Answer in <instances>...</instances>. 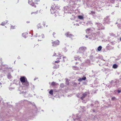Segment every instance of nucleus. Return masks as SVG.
Masks as SVG:
<instances>
[{"label":"nucleus","instance_id":"f257e3e1","mask_svg":"<svg viewBox=\"0 0 121 121\" xmlns=\"http://www.w3.org/2000/svg\"><path fill=\"white\" fill-rule=\"evenodd\" d=\"M64 1L69 3L68 6L64 7L65 12L71 14L73 12L74 9L77 6L78 2H80V0H64Z\"/></svg>","mask_w":121,"mask_h":121},{"label":"nucleus","instance_id":"f03ea898","mask_svg":"<svg viewBox=\"0 0 121 121\" xmlns=\"http://www.w3.org/2000/svg\"><path fill=\"white\" fill-rule=\"evenodd\" d=\"M117 0H107L105 2H102L100 3V2H95V3H89V5L90 6L94 8L95 9L98 11H99L102 9V7L104 6L106 4V5L108 6H110L111 5L110 4V3H113L115 1Z\"/></svg>","mask_w":121,"mask_h":121},{"label":"nucleus","instance_id":"7ed1b4c3","mask_svg":"<svg viewBox=\"0 0 121 121\" xmlns=\"http://www.w3.org/2000/svg\"><path fill=\"white\" fill-rule=\"evenodd\" d=\"M20 81L24 86H28L29 82L27 81V79L25 77H21L20 78Z\"/></svg>","mask_w":121,"mask_h":121},{"label":"nucleus","instance_id":"20e7f679","mask_svg":"<svg viewBox=\"0 0 121 121\" xmlns=\"http://www.w3.org/2000/svg\"><path fill=\"white\" fill-rule=\"evenodd\" d=\"M59 6L56 5L55 4L53 5H52L51 6V9H50L51 12L52 14H54L55 13H57L56 12L57 11L56 10V9L57 10L59 9Z\"/></svg>","mask_w":121,"mask_h":121},{"label":"nucleus","instance_id":"39448f33","mask_svg":"<svg viewBox=\"0 0 121 121\" xmlns=\"http://www.w3.org/2000/svg\"><path fill=\"white\" fill-rule=\"evenodd\" d=\"M95 25L97 27V29L98 30H101L104 29V27L102 25L101 23L99 22L95 23Z\"/></svg>","mask_w":121,"mask_h":121},{"label":"nucleus","instance_id":"423d86ee","mask_svg":"<svg viewBox=\"0 0 121 121\" xmlns=\"http://www.w3.org/2000/svg\"><path fill=\"white\" fill-rule=\"evenodd\" d=\"M86 48L85 47H80L79 49L78 52L81 53L82 54H83V53L86 50Z\"/></svg>","mask_w":121,"mask_h":121},{"label":"nucleus","instance_id":"0eeeda50","mask_svg":"<svg viewBox=\"0 0 121 121\" xmlns=\"http://www.w3.org/2000/svg\"><path fill=\"white\" fill-rule=\"evenodd\" d=\"M95 37L97 38L98 37L102 38L104 36L103 34L101 32H98L96 33L95 34Z\"/></svg>","mask_w":121,"mask_h":121},{"label":"nucleus","instance_id":"6e6552de","mask_svg":"<svg viewBox=\"0 0 121 121\" xmlns=\"http://www.w3.org/2000/svg\"><path fill=\"white\" fill-rule=\"evenodd\" d=\"M117 84V81L116 80H112L110 82L109 84L108 85V87H111L112 86H114Z\"/></svg>","mask_w":121,"mask_h":121},{"label":"nucleus","instance_id":"1a4fd4ad","mask_svg":"<svg viewBox=\"0 0 121 121\" xmlns=\"http://www.w3.org/2000/svg\"><path fill=\"white\" fill-rule=\"evenodd\" d=\"M90 94V93L89 92H86L82 94V96L81 97L80 99L82 100H83L84 98L86 97L87 95L88 96Z\"/></svg>","mask_w":121,"mask_h":121},{"label":"nucleus","instance_id":"9d476101","mask_svg":"<svg viewBox=\"0 0 121 121\" xmlns=\"http://www.w3.org/2000/svg\"><path fill=\"white\" fill-rule=\"evenodd\" d=\"M81 117L80 115H78V114L76 115V116H74L73 117L74 121H80V118Z\"/></svg>","mask_w":121,"mask_h":121},{"label":"nucleus","instance_id":"9b49d317","mask_svg":"<svg viewBox=\"0 0 121 121\" xmlns=\"http://www.w3.org/2000/svg\"><path fill=\"white\" fill-rule=\"evenodd\" d=\"M91 106L92 108H98L99 106V102L97 101H96L95 102L94 104H91Z\"/></svg>","mask_w":121,"mask_h":121},{"label":"nucleus","instance_id":"f8f14e48","mask_svg":"<svg viewBox=\"0 0 121 121\" xmlns=\"http://www.w3.org/2000/svg\"><path fill=\"white\" fill-rule=\"evenodd\" d=\"M59 42H60L58 40H56L52 43V46L53 47H55L56 46L58 45L59 44Z\"/></svg>","mask_w":121,"mask_h":121},{"label":"nucleus","instance_id":"ddd939ff","mask_svg":"<svg viewBox=\"0 0 121 121\" xmlns=\"http://www.w3.org/2000/svg\"><path fill=\"white\" fill-rule=\"evenodd\" d=\"M110 19L109 17H106L104 18V23H107L108 24L110 22Z\"/></svg>","mask_w":121,"mask_h":121},{"label":"nucleus","instance_id":"4468645a","mask_svg":"<svg viewBox=\"0 0 121 121\" xmlns=\"http://www.w3.org/2000/svg\"><path fill=\"white\" fill-rule=\"evenodd\" d=\"M32 1V0L30 2H29V4L30 5L32 6H34L35 7H36V5H34L35 4Z\"/></svg>","mask_w":121,"mask_h":121},{"label":"nucleus","instance_id":"2eb2a0df","mask_svg":"<svg viewBox=\"0 0 121 121\" xmlns=\"http://www.w3.org/2000/svg\"><path fill=\"white\" fill-rule=\"evenodd\" d=\"M91 31V30L90 28H88L86 30V32L87 34H88Z\"/></svg>","mask_w":121,"mask_h":121},{"label":"nucleus","instance_id":"dca6fc26","mask_svg":"<svg viewBox=\"0 0 121 121\" xmlns=\"http://www.w3.org/2000/svg\"><path fill=\"white\" fill-rule=\"evenodd\" d=\"M28 34V33L26 32L25 33H24L22 34V36L23 37H24L25 38H26V35Z\"/></svg>","mask_w":121,"mask_h":121},{"label":"nucleus","instance_id":"f3484780","mask_svg":"<svg viewBox=\"0 0 121 121\" xmlns=\"http://www.w3.org/2000/svg\"><path fill=\"white\" fill-rule=\"evenodd\" d=\"M95 13V12L94 11H91L89 13V14L91 15H94Z\"/></svg>","mask_w":121,"mask_h":121},{"label":"nucleus","instance_id":"a211bd4d","mask_svg":"<svg viewBox=\"0 0 121 121\" xmlns=\"http://www.w3.org/2000/svg\"><path fill=\"white\" fill-rule=\"evenodd\" d=\"M8 22V21L6 20V22H4L1 23V25L2 26H4V25Z\"/></svg>","mask_w":121,"mask_h":121},{"label":"nucleus","instance_id":"6ab92c4d","mask_svg":"<svg viewBox=\"0 0 121 121\" xmlns=\"http://www.w3.org/2000/svg\"><path fill=\"white\" fill-rule=\"evenodd\" d=\"M7 78L8 79H10L12 78V76L10 73H8L7 75Z\"/></svg>","mask_w":121,"mask_h":121},{"label":"nucleus","instance_id":"aec40b11","mask_svg":"<svg viewBox=\"0 0 121 121\" xmlns=\"http://www.w3.org/2000/svg\"><path fill=\"white\" fill-rule=\"evenodd\" d=\"M78 18L80 20H82L83 19V17L82 15H79L78 16Z\"/></svg>","mask_w":121,"mask_h":121},{"label":"nucleus","instance_id":"412c9836","mask_svg":"<svg viewBox=\"0 0 121 121\" xmlns=\"http://www.w3.org/2000/svg\"><path fill=\"white\" fill-rule=\"evenodd\" d=\"M118 65L116 64H114L113 65L112 67L114 69H116L117 68Z\"/></svg>","mask_w":121,"mask_h":121},{"label":"nucleus","instance_id":"4be33fe9","mask_svg":"<svg viewBox=\"0 0 121 121\" xmlns=\"http://www.w3.org/2000/svg\"><path fill=\"white\" fill-rule=\"evenodd\" d=\"M70 34H70L69 32H68L65 33V35L67 37H68L69 36V35Z\"/></svg>","mask_w":121,"mask_h":121},{"label":"nucleus","instance_id":"5701e85b","mask_svg":"<svg viewBox=\"0 0 121 121\" xmlns=\"http://www.w3.org/2000/svg\"><path fill=\"white\" fill-rule=\"evenodd\" d=\"M86 24L87 25H91L92 24V23L91 21H88L87 22V23H86Z\"/></svg>","mask_w":121,"mask_h":121},{"label":"nucleus","instance_id":"b1692460","mask_svg":"<svg viewBox=\"0 0 121 121\" xmlns=\"http://www.w3.org/2000/svg\"><path fill=\"white\" fill-rule=\"evenodd\" d=\"M68 37L70 38L71 39H73L74 38V36L73 35L71 34Z\"/></svg>","mask_w":121,"mask_h":121},{"label":"nucleus","instance_id":"393cba45","mask_svg":"<svg viewBox=\"0 0 121 121\" xmlns=\"http://www.w3.org/2000/svg\"><path fill=\"white\" fill-rule=\"evenodd\" d=\"M97 111V109H91V112H92L94 113L96 112V111Z\"/></svg>","mask_w":121,"mask_h":121},{"label":"nucleus","instance_id":"a878e982","mask_svg":"<svg viewBox=\"0 0 121 121\" xmlns=\"http://www.w3.org/2000/svg\"><path fill=\"white\" fill-rule=\"evenodd\" d=\"M102 47L101 46H99L97 48V50L98 51H100L101 50Z\"/></svg>","mask_w":121,"mask_h":121},{"label":"nucleus","instance_id":"bb28decb","mask_svg":"<svg viewBox=\"0 0 121 121\" xmlns=\"http://www.w3.org/2000/svg\"><path fill=\"white\" fill-rule=\"evenodd\" d=\"M37 27L38 28V29H39V28H41V24L40 23H39L38 24L37 26Z\"/></svg>","mask_w":121,"mask_h":121},{"label":"nucleus","instance_id":"cd10ccee","mask_svg":"<svg viewBox=\"0 0 121 121\" xmlns=\"http://www.w3.org/2000/svg\"><path fill=\"white\" fill-rule=\"evenodd\" d=\"M49 93L51 95H52L53 94V91L52 90H51L50 91Z\"/></svg>","mask_w":121,"mask_h":121},{"label":"nucleus","instance_id":"c85d7f7f","mask_svg":"<svg viewBox=\"0 0 121 121\" xmlns=\"http://www.w3.org/2000/svg\"><path fill=\"white\" fill-rule=\"evenodd\" d=\"M65 79L66 80V82H65L66 84L67 85H69V82L68 81V79H66V78Z\"/></svg>","mask_w":121,"mask_h":121},{"label":"nucleus","instance_id":"c756f323","mask_svg":"<svg viewBox=\"0 0 121 121\" xmlns=\"http://www.w3.org/2000/svg\"><path fill=\"white\" fill-rule=\"evenodd\" d=\"M117 26L119 29H121V23L118 24Z\"/></svg>","mask_w":121,"mask_h":121},{"label":"nucleus","instance_id":"7c9ffc66","mask_svg":"<svg viewBox=\"0 0 121 121\" xmlns=\"http://www.w3.org/2000/svg\"><path fill=\"white\" fill-rule=\"evenodd\" d=\"M30 84L31 85V89H32L33 90L35 88V86L31 84Z\"/></svg>","mask_w":121,"mask_h":121},{"label":"nucleus","instance_id":"2f4dec72","mask_svg":"<svg viewBox=\"0 0 121 121\" xmlns=\"http://www.w3.org/2000/svg\"><path fill=\"white\" fill-rule=\"evenodd\" d=\"M60 87L63 88L64 87V85L63 83L60 84Z\"/></svg>","mask_w":121,"mask_h":121},{"label":"nucleus","instance_id":"473e14b6","mask_svg":"<svg viewBox=\"0 0 121 121\" xmlns=\"http://www.w3.org/2000/svg\"><path fill=\"white\" fill-rule=\"evenodd\" d=\"M112 99L113 100L115 101L117 100L116 98L115 97H113L112 98Z\"/></svg>","mask_w":121,"mask_h":121},{"label":"nucleus","instance_id":"72a5a7b5","mask_svg":"<svg viewBox=\"0 0 121 121\" xmlns=\"http://www.w3.org/2000/svg\"><path fill=\"white\" fill-rule=\"evenodd\" d=\"M38 11H37L36 12H32L31 13V14H32L33 13H34L35 14H36L38 13Z\"/></svg>","mask_w":121,"mask_h":121},{"label":"nucleus","instance_id":"f704fd0d","mask_svg":"<svg viewBox=\"0 0 121 121\" xmlns=\"http://www.w3.org/2000/svg\"><path fill=\"white\" fill-rule=\"evenodd\" d=\"M79 56H75V57H74V58H75V60H77L78 59V60H79Z\"/></svg>","mask_w":121,"mask_h":121},{"label":"nucleus","instance_id":"c9c22d12","mask_svg":"<svg viewBox=\"0 0 121 121\" xmlns=\"http://www.w3.org/2000/svg\"><path fill=\"white\" fill-rule=\"evenodd\" d=\"M60 56V58H61L60 57H63L62 58H63V59H64V58H66V57L65 56V57H63V56H60V54H59L58 56Z\"/></svg>","mask_w":121,"mask_h":121},{"label":"nucleus","instance_id":"e433bc0d","mask_svg":"<svg viewBox=\"0 0 121 121\" xmlns=\"http://www.w3.org/2000/svg\"><path fill=\"white\" fill-rule=\"evenodd\" d=\"M43 26H44V27H45L46 26V27H47L48 26L47 25H46V23L45 22H43Z\"/></svg>","mask_w":121,"mask_h":121},{"label":"nucleus","instance_id":"4c0bfd02","mask_svg":"<svg viewBox=\"0 0 121 121\" xmlns=\"http://www.w3.org/2000/svg\"><path fill=\"white\" fill-rule=\"evenodd\" d=\"M51 85L53 86H54L56 85V83L54 82H52L51 83Z\"/></svg>","mask_w":121,"mask_h":121},{"label":"nucleus","instance_id":"58836bf2","mask_svg":"<svg viewBox=\"0 0 121 121\" xmlns=\"http://www.w3.org/2000/svg\"><path fill=\"white\" fill-rule=\"evenodd\" d=\"M82 80H85L86 79V78L85 77H82L81 78Z\"/></svg>","mask_w":121,"mask_h":121},{"label":"nucleus","instance_id":"ea45409f","mask_svg":"<svg viewBox=\"0 0 121 121\" xmlns=\"http://www.w3.org/2000/svg\"><path fill=\"white\" fill-rule=\"evenodd\" d=\"M98 18L100 19L102 18V17L100 15H98V16H97Z\"/></svg>","mask_w":121,"mask_h":121},{"label":"nucleus","instance_id":"a19ab883","mask_svg":"<svg viewBox=\"0 0 121 121\" xmlns=\"http://www.w3.org/2000/svg\"><path fill=\"white\" fill-rule=\"evenodd\" d=\"M39 1V0H35V3L36 4H38L37 2Z\"/></svg>","mask_w":121,"mask_h":121},{"label":"nucleus","instance_id":"79ce46f5","mask_svg":"<svg viewBox=\"0 0 121 121\" xmlns=\"http://www.w3.org/2000/svg\"><path fill=\"white\" fill-rule=\"evenodd\" d=\"M38 35V34H36V35L34 36L35 37H40V35Z\"/></svg>","mask_w":121,"mask_h":121},{"label":"nucleus","instance_id":"37998d69","mask_svg":"<svg viewBox=\"0 0 121 121\" xmlns=\"http://www.w3.org/2000/svg\"><path fill=\"white\" fill-rule=\"evenodd\" d=\"M14 88L13 87H11L9 88V90H11L12 89H14Z\"/></svg>","mask_w":121,"mask_h":121},{"label":"nucleus","instance_id":"c03bdc74","mask_svg":"<svg viewBox=\"0 0 121 121\" xmlns=\"http://www.w3.org/2000/svg\"><path fill=\"white\" fill-rule=\"evenodd\" d=\"M110 35L111 36H113L115 35L112 33H111L110 34Z\"/></svg>","mask_w":121,"mask_h":121},{"label":"nucleus","instance_id":"a18cd8bd","mask_svg":"<svg viewBox=\"0 0 121 121\" xmlns=\"http://www.w3.org/2000/svg\"><path fill=\"white\" fill-rule=\"evenodd\" d=\"M80 95V94H77L76 95L77 97H78V98H79L80 97V96L79 95Z\"/></svg>","mask_w":121,"mask_h":121},{"label":"nucleus","instance_id":"49530a36","mask_svg":"<svg viewBox=\"0 0 121 121\" xmlns=\"http://www.w3.org/2000/svg\"><path fill=\"white\" fill-rule=\"evenodd\" d=\"M2 63H2V62H1V63L2 65H3L2 64ZM4 65V66H5L6 67H7V69H8V66H8V65Z\"/></svg>","mask_w":121,"mask_h":121},{"label":"nucleus","instance_id":"de8ad7c7","mask_svg":"<svg viewBox=\"0 0 121 121\" xmlns=\"http://www.w3.org/2000/svg\"><path fill=\"white\" fill-rule=\"evenodd\" d=\"M43 13V11L42 10H39V13Z\"/></svg>","mask_w":121,"mask_h":121},{"label":"nucleus","instance_id":"09e8293b","mask_svg":"<svg viewBox=\"0 0 121 121\" xmlns=\"http://www.w3.org/2000/svg\"><path fill=\"white\" fill-rule=\"evenodd\" d=\"M41 35H42V38H44V35L43 34H42Z\"/></svg>","mask_w":121,"mask_h":121},{"label":"nucleus","instance_id":"8fccbe9b","mask_svg":"<svg viewBox=\"0 0 121 121\" xmlns=\"http://www.w3.org/2000/svg\"><path fill=\"white\" fill-rule=\"evenodd\" d=\"M78 81H79L80 82L82 81V79L81 78H80L79 79H78Z\"/></svg>","mask_w":121,"mask_h":121},{"label":"nucleus","instance_id":"3c124183","mask_svg":"<svg viewBox=\"0 0 121 121\" xmlns=\"http://www.w3.org/2000/svg\"><path fill=\"white\" fill-rule=\"evenodd\" d=\"M59 62H60V61L59 60H58L57 61H55V63H59Z\"/></svg>","mask_w":121,"mask_h":121},{"label":"nucleus","instance_id":"603ef678","mask_svg":"<svg viewBox=\"0 0 121 121\" xmlns=\"http://www.w3.org/2000/svg\"><path fill=\"white\" fill-rule=\"evenodd\" d=\"M14 26H11V28L12 29H13L14 28Z\"/></svg>","mask_w":121,"mask_h":121},{"label":"nucleus","instance_id":"864d4df0","mask_svg":"<svg viewBox=\"0 0 121 121\" xmlns=\"http://www.w3.org/2000/svg\"><path fill=\"white\" fill-rule=\"evenodd\" d=\"M117 92L118 93H119L121 92V90H118L117 91Z\"/></svg>","mask_w":121,"mask_h":121},{"label":"nucleus","instance_id":"5fc2aeb1","mask_svg":"<svg viewBox=\"0 0 121 121\" xmlns=\"http://www.w3.org/2000/svg\"><path fill=\"white\" fill-rule=\"evenodd\" d=\"M73 68H75V69H78V68L76 66H73Z\"/></svg>","mask_w":121,"mask_h":121},{"label":"nucleus","instance_id":"6e6d98bb","mask_svg":"<svg viewBox=\"0 0 121 121\" xmlns=\"http://www.w3.org/2000/svg\"><path fill=\"white\" fill-rule=\"evenodd\" d=\"M92 52H95V50L94 49H92Z\"/></svg>","mask_w":121,"mask_h":121},{"label":"nucleus","instance_id":"4d7b16f0","mask_svg":"<svg viewBox=\"0 0 121 121\" xmlns=\"http://www.w3.org/2000/svg\"><path fill=\"white\" fill-rule=\"evenodd\" d=\"M3 101L2 100H1L0 101V105L1 104V103L2 101L3 102Z\"/></svg>","mask_w":121,"mask_h":121},{"label":"nucleus","instance_id":"13d9d810","mask_svg":"<svg viewBox=\"0 0 121 121\" xmlns=\"http://www.w3.org/2000/svg\"><path fill=\"white\" fill-rule=\"evenodd\" d=\"M93 56H91L90 57V59H92V58H93Z\"/></svg>","mask_w":121,"mask_h":121},{"label":"nucleus","instance_id":"bf43d9fd","mask_svg":"<svg viewBox=\"0 0 121 121\" xmlns=\"http://www.w3.org/2000/svg\"><path fill=\"white\" fill-rule=\"evenodd\" d=\"M56 53H54V54L53 55V56H56Z\"/></svg>","mask_w":121,"mask_h":121},{"label":"nucleus","instance_id":"052dcab7","mask_svg":"<svg viewBox=\"0 0 121 121\" xmlns=\"http://www.w3.org/2000/svg\"><path fill=\"white\" fill-rule=\"evenodd\" d=\"M85 37L86 38H88V36L87 35H85Z\"/></svg>","mask_w":121,"mask_h":121},{"label":"nucleus","instance_id":"680f3d73","mask_svg":"<svg viewBox=\"0 0 121 121\" xmlns=\"http://www.w3.org/2000/svg\"><path fill=\"white\" fill-rule=\"evenodd\" d=\"M56 34L55 33L53 32V36H54V35H55Z\"/></svg>","mask_w":121,"mask_h":121},{"label":"nucleus","instance_id":"e2e57ef3","mask_svg":"<svg viewBox=\"0 0 121 121\" xmlns=\"http://www.w3.org/2000/svg\"><path fill=\"white\" fill-rule=\"evenodd\" d=\"M17 58L19 59H20V56H19Z\"/></svg>","mask_w":121,"mask_h":121},{"label":"nucleus","instance_id":"0e129e2a","mask_svg":"<svg viewBox=\"0 0 121 121\" xmlns=\"http://www.w3.org/2000/svg\"><path fill=\"white\" fill-rule=\"evenodd\" d=\"M9 107H12V106L11 105H10V106H9Z\"/></svg>","mask_w":121,"mask_h":121},{"label":"nucleus","instance_id":"69168bd1","mask_svg":"<svg viewBox=\"0 0 121 121\" xmlns=\"http://www.w3.org/2000/svg\"><path fill=\"white\" fill-rule=\"evenodd\" d=\"M53 68H56V67H55V66L53 67Z\"/></svg>","mask_w":121,"mask_h":121},{"label":"nucleus","instance_id":"338daca9","mask_svg":"<svg viewBox=\"0 0 121 121\" xmlns=\"http://www.w3.org/2000/svg\"><path fill=\"white\" fill-rule=\"evenodd\" d=\"M114 14V12H113V13H112V14Z\"/></svg>","mask_w":121,"mask_h":121},{"label":"nucleus","instance_id":"774afa93","mask_svg":"<svg viewBox=\"0 0 121 121\" xmlns=\"http://www.w3.org/2000/svg\"><path fill=\"white\" fill-rule=\"evenodd\" d=\"M37 78H35L34 79V80H35L36 79H37Z\"/></svg>","mask_w":121,"mask_h":121}]
</instances>
